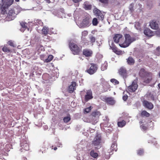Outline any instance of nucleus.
Masks as SVG:
<instances>
[{"label":"nucleus","instance_id":"7","mask_svg":"<svg viewBox=\"0 0 160 160\" xmlns=\"http://www.w3.org/2000/svg\"><path fill=\"white\" fill-rule=\"evenodd\" d=\"M16 16V13L13 10L11 9L9 10L7 15V19L10 21L13 20Z\"/></svg>","mask_w":160,"mask_h":160},{"label":"nucleus","instance_id":"19","mask_svg":"<svg viewBox=\"0 0 160 160\" xmlns=\"http://www.w3.org/2000/svg\"><path fill=\"white\" fill-rule=\"evenodd\" d=\"M83 54L86 57L91 56L92 54L91 50L88 49H85L83 51Z\"/></svg>","mask_w":160,"mask_h":160},{"label":"nucleus","instance_id":"12","mask_svg":"<svg viewBox=\"0 0 160 160\" xmlns=\"http://www.w3.org/2000/svg\"><path fill=\"white\" fill-rule=\"evenodd\" d=\"M143 103L144 107L149 109H151L153 108V106L152 103L147 101H144Z\"/></svg>","mask_w":160,"mask_h":160},{"label":"nucleus","instance_id":"58","mask_svg":"<svg viewBox=\"0 0 160 160\" xmlns=\"http://www.w3.org/2000/svg\"><path fill=\"white\" fill-rule=\"evenodd\" d=\"M159 48H157V49L158 50H159Z\"/></svg>","mask_w":160,"mask_h":160},{"label":"nucleus","instance_id":"38","mask_svg":"<svg viewBox=\"0 0 160 160\" xmlns=\"http://www.w3.org/2000/svg\"><path fill=\"white\" fill-rule=\"evenodd\" d=\"M111 82L115 84H118L119 83V82L115 79H112L110 80Z\"/></svg>","mask_w":160,"mask_h":160},{"label":"nucleus","instance_id":"1","mask_svg":"<svg viewBox=\"0 0 160 160\" xmlns=\"http://www.w3.org/2000/svg\"><path fill=\"white\" fill-rule=\"evenodd\" d=\"M125 41L123 43H119V46L122 48H126L128 47L130 44L136 40L135 38L133 37H131L128 34H125Z\"/></svg>","mask_w":160,"mask_h":160},{"label":"nucleus","instance_id":"26","mask_svg":"<svg viewBox=\"0 0 160 160\" xmlns=\"http://www.w3.org/2000/svg\"><path fill=\"white\" fill-rule=\"evenodd\" d=\"M127 62L128 64L130 65H132L134 64V61L133 58L131 57H129L128 59H127Z\"/></svg>","mask_w":160,"mask_h":160},{"label":"nucleus","instance_id":"27","mask_svg":"<svg viewBox=\"0 0 160 160\" xmlns=\"http://www.w3.org/2000/svg\"><path fill=\"white\" fill-rule=\"evenodd\" d=\"M117 145L115 142L113 143L111 146V149L112 151L115 150L116 151L117 150Z\"/></svg>","mask_w":160,"mask_h":160},{"label":"nucleus","instance_id":"36","mask_svg":"<svg viewBox=\"0 0 160 160\" xmlns=\"http://www.w3.org/2000/svg\"><path fill=\"white\" fill-rule=\"evenodd\" d=\"M2 51L4 52L8 53L10 52V50L6 47H4L2 49Z\"/></svg>","mask_w":160,"mask_h":160},{"label":"nucleus","instance_id":"40","mask_svg":"<svg viewBox=\"0 0 160 160\" xmlns=\"http://www.w3.org/2000/svg\"><path fill=\"white\" fill-rule=\"evenodd\" d=\"M143 153V151L142 149H140L138 151L137 154L139 155H142Z\"/></svg>","mask_w":160,"mask_h":160},{"label":"nucleus","instance_id":"54","mask_svg":"<svg viewBox=\"0 0 160 160\" xmlns=\"http://www.w3.org/2000/svg\"><path fill=\"white\" fill-rule=\"evenodd\" d=\"M58 145V147H60V146L62 145V143H59V145Z\"/></svg>","mask_w":160,"mask_h":160},{"label":"nucleus","instance_id":"46","mask_svg":"<svg viewBox=\"0 0 160 160\" xmlns=\"http://www.w3.org/2000/svg\"><path fill=\"white\" fill-rule=\"evenodd\" d=\"M141 127L143 130H146L147 128V127L145 126L144 124H142L141 126Z\"/></svg>","mask_w":160,"mask_h":160},{"label":"nucleus","instance_id":"44","mask_svg":"<svg viewBox=\"0 0 160 160\" xmlns=\"http://www.w3.org/2000/svg\"><path fill=\"white\" fill-rule=\"evenodd\" d=\"M91 109V107L90 106L88 108H87L85 109V111L86 112H89Z\"/></svg>","mask_w":160,"mask_h":160},{"label":"nucleus","instance_id":"10","mask_svg":"<svg viewBox=\"0 0 160 160\" xmlns=\"http://www.w3.org/2000/svg\"><path fill=\"white\" fill-rule=\"evenodd\" d=\"M90 22L88 18H86L84 19L82 22L78 25L80 28H84L88 27L89 25Z\"/></svg>","mask_w":160,"mask_h":160},{"label":"nucleus","instance_id":"60","mask_svg":"<svg viewBox=\"0 0 160 160\" xmlns=\"http://www.w3.org/2000/svg\"><path fill=\"white\" fill-rule=\"evenodd\" d=\"M150 123H152V122L151 121L150 122Z\"/></svg>","mask_w":160,"mask_h":160},{"label":"nucleus","instance_id":"48","mask_svg":"<svg viewBox=\"0 0 160 160\" xmlns=\"http://www.w3.org/2000/svg\"><path fill=\"white\" fill-rule=\"evenodd\" d=\"M8 44L12 47H14V44L13 43V42L12 41H9L8 42Z\"/></svg>","mask_w":160,"mask_h":160},{"label":"nucleus","instance_id":"50","mask_svg":"<svg viewBox=\"0 0 160 160\" xmlns=\"http://www.w3.org/2000/svg\"><path fill=\"white\" fill-rule=\"evenodd\" d=\"M45 1L48 3L53 2L54 0H45Z\"/></svg>","mask_w":160,"mask_h":160},{"label":"nucleus","instance_id":"41","mask_svg":"<svg viewBox=\"0 0 160 160\" xmlns=\"http://www.w3.org/2000/svg\"><path fill=\"white\" fill-rule=\"evenodd\" d=\"M90 40L91 42H94L95 41V38L91 36L90 37Z\"/></svg>","mask_w":160,"mask_h":160},{"label":"nucleus","instance_id":"20","mask_svg":"<svg viewBox=\"0 0 160 160\" xmlns=\"http://www.w3.org/2000/svg\"><path fill=\"white\" fill-rule=\"evenodd\" d=\"M83 5V8L85 10H90L92 8L91 5L88 2H85Z\"/></svg>","mask_w":160,"mask_h":160},{"label":"nucleus","instance_id":"16","mask_svg":"<svg viewBox=\"0 0 160 160\" xmlns=\"http://www.w3.org/2000/svg\"><path fill=\"white\" fill-rule=\"evenodd\" d=\"M105 102L108 104L113 105L115 103V101L112 98H107L105 99Z\"/></svg>","mask_w":160,"mask_h":160},{"label":"nucleus","instance_id":"22","mask_svg":"<svg viewBox=\"0 0 160 160\" xmlns=\"http://www.w3.org/2000/svg\"><path fill=\"white\" fill-rule=\"evenodd\" d=\"M152 79V78L151 75L149 74L148 75L146 76L144 78V82L146 83H149Z\"/></svg>","mask_w":160,"mask_h":160},{"label":"nucleus","instance_id":"55","mask_svg":"<svg viewBox=\"0 0 160 160\" xmlns=\"http://www.w3.org/2000/svg\"><path fill=\"white\" fill-rule=\"evenodd\" d=\"M57 148L56 147H55L54 148V150H56L57 149Z\"/></svg>","mask_w":160,"mask_h":160},{"label":"nucleus","instance_id":"24","mask_svg":"<svg viewBox=\"0 0 160 160\" xmlns=\"http://www.w3.org/2000/svg\"><path fill=\"white\" fill-rule=\"evenodd\" d=\"M147 75V73L146 72L144 69L142 68L140 70L139 72V75L141 77H143Z\"/></svg>","mask_w":160,"mask_h":160},{"label":"nucleus","instance_id":"42","mask_svg":"<svg viewBox=\"0 0 160 160\" xmlns=\"http://www.w3.org/2000/svg\"><path fill=\"white\" fill-rule=\"evenodd\" d=\"M88 34V32L86 31H84L82 32V35L83 36L85 37Z\"/></svg>","mask_w":160,"mask_h":160},{"label":"nucleus","instance_id":"3","mask_svg":"<svg viewBox=\"0 0 160 160\" xmlns=\"http://www.w3.org/2000/svg\"><path fill=\"white\" fill-rule=\"evenodd\" d=\"M101 136L100 135H97L95 137L92 144L95 148L98 149L101 147Z\"/></svg>","mask_w":160,"mask_h":160},{"label":"nucleus","instance_id":"56","mask_svg":"<svg viewBox=\"0 0 160 160\" xmlns=\"http://www.w3.org/2000/svg\"><path fill=\"white\" fill-rule=\"evenodd\" d=\"M15 0L16 2H18L19 1V0Z\"/></svg>","mask_w":160,"mask_h":160},{"label":"nucleus","instance_id":"13","mask_svg":"<svg viewBox=\"0 0 160 160\" xmlns=\"http://www.w3.org/2000/svg\"><path fill=\"white\" fill-rule=\"evenodd\" d=\"M149 25L151 28L152 29H157L158 28V24L154 20H153L150 22Z\"/></svg>","mask_w":160,"mask_h":160},{"label":"nucleus","instance_id":"11","mask_svg":"<svg viewBox=\"0 0 160 160\" xmlns=\"http://www.w3.org/2000/svg\"><path fill=\"white\" fill-rule=\"evenodd\" d=\"M93 98L92 91L90 90L87 91L85 97V100L86 101H88L89 100Z\"/></svg>","mask_w":160,"mask_h":160},{"label":"nucleus","instance_id":"17","mask_svg":"<svg viewBox=\"0 0 160 160\" xmlns=\"http://www.w3.org/2000/svg\"><path fill=\"white\" fill-rule=\"evenodd\" d=\"M76 85V83L75 82H72L71 85L69 86L68 88V91L70 92H72L75 89Z\"/></svg>","mask_w":160,"mask_h":160},{"label":"nucleus","instance_id":"35","mask_svg":"<svg viewBox=\"0 0 160 160\" xmlns=\"http://www.w3.org/2000/svg\"><path fill=\"white\" fill-rule=\"evenodd\" d=\"M107 63L105 62L102 65L101 67V69L102 71H104L107 68Z\"/></svg>","mask_w":160,"mask_h":160},{"label":"nucleus","instance_id":"63","mask_svg":"<svg viewBox=\"0 0 160 160\" xmlns=\"http://www.w3.org/2000/svg\"><path fill=\"white\" fill-rule=\"evenodd\" d=\"M44 128H46V129H47V128H46V127H44Z\"/></svg>","mask_w":160,"mask_h":160},{"label":"nucleus","instance_id":"29","mask_svg":"<svg viewBox=\"0 0 160 160\" xmlns=\"http://www.w3.org/2000/svg\"><path fill=\"white\" fill-rule=\"evenodd\" d=\"M126 124V122L124 120L121 122H119L118 123V127H122L124 126Z\"/></svg>","mask_w":160,"mask_h":160},{"label":"nucleus","instance_id":"21","mask_svg":"<svg viewBox=\"0 0 160 160\" xmlns=\"http://www.w3.org/2000/svg\"><path fill=\"white\" fill-rule=\"evenodd\" d=\"M21 146L23 149L27 151L29 150V146L28 143H27V142L25 141V143H21Z\"/></svg>","mask_w":160,"mask_h":160},{"label":"nucleus","instance_id":"8","mask_svg":"<svg viewBox=\"0 0 160 160\" xmlns=\"http://www.w3.org/2000/svg\"><path fill=\"white\" fill-rule=\"evenodd\" d=\"M138 85L136 81L134 80L131 85L128 86V90L131 92H134L138 88Z\"/></svg>","mask_w":160,"mask_h":160},{"label":"nucleus","instance_id":"51","mask_svg":"<svg viewBox=\"0 0 160 160\" xmlns=\"http://www.w3.org/2000/svg\"><path fill=\"white\" fill-rule=\"evenodd\" d=\"M71 14H68L67 15H65V16H64V17L65 18H67V16L69 17H71Z\"/></svg>","mask_w":160,"mask_h":160},{"label":"nucleus","instance_id":"39","mask_svg":"<svg viewBox=\"0 0 160 160\" xmlns=\"http://www.w3.org/2000/svg\"><path fill=\"white\" fill-rule=\"evenodd\" d=\"M110 48L112 49L114 52H116V50L118 49L116 47L113 46L112 43V44L111 46H110Z\"/></svg>","mask_w":160,"mask_h":160},{"label":"nucleus","instance_id":"62","mask_svg":"<svg viewBox=\"0 0 160 160\" xmlns=\"http://www.w3.org/2000/svg\"><path fill=\"white\" fill-rule=\"evenodd\" d=\"M44 128H46V129H47V128H46V127H44Z\"/></svg>","mask_w":160,"mask_h":160},{"label":"nucleus","instance_id":"18","mask_svg":"<svg viewBox=\"0 0 160 160\" xmlns=\"http://www.w3.org/2000/svg\"><path fill=\"white\" fill-rule=\"evenodd\" d=\"M119 72L120 74L123 77H125L126 76V70L124 68H121L119 70Z\"/></svg>","mask_w":160,"mask_h":160},{"label":"nucleus","instance_id":"23","mask_svg":"<svg viewBox=\"0 0 160 160\" xmlns=\"http://www.w3.org/2000/svg\"><path fill=\"white\" fill-rule=\"evenodd\" d=\"M90 154L91 157L94 158H97L98 155V153L95 152L93 150H92L91 151Z\"/></svg>","mask_w":160,"mask_h":160},{"label":"nucleus","instance_id":"28","mask_svg":"<svg viewBox=\"0 0 160 160\" xmlns=\"http://www.w3.org/2000/svg\"><path fill=\"white\" fill-rule=\"evenodd\" d=\"M20 24L22 27V28L21 29L22 31H23V29H25L27 28V23L25 22H20Z\"/></svg>","mask_w":160,"mask_h":160},{"label":"nucleus","instance_id":"45","mask_svg":"<svg viewBox=\"0 0 160 160\" xmlns=\"http://www.w3.org/2000/svg\"><path fill=\"white\" fill-rule=\"evenodd\" d=\"M99 0L102 3H103L104 4H107L108 3V0Z\"/></svg>","mask_w":160,"mask_h":160},{"label":"nucleus","instance_id":"43","mask_svg":"<svg viewBox=\"0 0 160 160\" xmlns=\"http://www.w3.org/2000/svg\"><path fill=\"white\" fill-rule=\"evenodd\" d=\"M116 54L118 55H120L123 52L122 51L118 50V49L116 50V52H115Z\"/></svg>","mask_w":160,"mask_h":160},{"label":"nucleus","instance_id":"15","mask_svg":"<svg viewBox=\"0 0 160 160\" xmlns=\"http://www.w3.org/2000/svg\"><path fill=\"white\" fill-rule=\"evenodd\" d=\"M144 33L148 37H151L154 35V33L148 28H146L145 29Z\"/></svg>","mask_w":160,"mask_h":160},{"label":"nucleus","instance_id":"64","mask_svg":"<svg viewBox=\"0 0 160 160\" xmlns=\"http://www.w3.org/2000/svg\"><path fill=\"white\" fill-rule=\"evenodd\" d=\"M45 127H46L47 128V126H45Z\"/></svg>","mask_w":160,"mask_h":160},{"label":"nucleus","instance_id":"47","mask_svg":"<svg viewBox=\"0 0 160 160\" xmlns=\"http://www.w3.org/2000/svg\"><path fill=\"white\" fill-rule=\"evenodd\" d=\"M155 33L157 36L160 37V30L156 31Z\"/></svg>","mask_w":160,"mask_h":160},{"label":"nucleus","instance_id":"53","mask_svg":"<svg viewBox=\"0 0 160 160\" xmlns=\"http://www.w3.org/2000/svg\"><path fill=\"white\" fill-rule=\"evenodd\" d=\"M77 159L78 160H80V158L79 157H77Z\"/></svg>","mask_w":160,"mask_h":160},{"label":"nucleus","instance_id":"2","mask_svg":"<svg viewBox=\"0 0 160 160\" xmlns=\"http://www.w3.org/2000/svg\"><path fill=\"white\" fill-rule=\"evenodd\" d=\"M2 4H1V13L2 14H4L6 12V9L9 6L12 5L14 0H2Z\"/></svg>","mask_w":160,"mask_h":160},{"label":"nucleus","instance_id":"6","mask_svg":"<svg viewBox=\"0 0 160 160\" xmlns=\"http://www.w3.org/2000/svg\"><path fill=\"white\" fill-rule=\"evenodd\" d=\"M93 12L99 20L101 21L103 20L104 15L102 14L100 11L97 8H95L93 10Z\"/></svg>","mask_w":160,"mask_h":160},{"label":"nucleus","instance_id":"34","mask_svg":"<svg viewBox=\"0 0 160 160\" xmlns=\"http://www.w3.org/2000/svg\"><path fill=\"white\" fill-rule=\"evenodd\" d=\"M140 23L139 22H136L135 24V27L137 29L139 30L140 28Z\"/></svg>","mask_w":160,"mask_h":160},{"label":"nucleus","instance_id":"31","mask_svg":"<svg viewBox=\"0 0 160 160\" xmlns=\"http://www.w3.org/2000/svg\"><path fill=\"white\" fill-rule=\"evenodd\" d=\"M134 4L133 3H132L131 4L129 7V11L131 13H132L133 11V6H134Z\"/></svg>","mask_w":160,"mask_h":160},{"label":"nucleus","instance_id":"49","mask_svg":"<svg viewBox=\"0 0 160 160\" xmlns=\"http://www.w3.org/2000/svg\"><path fill=\"white\" fill-rule=\"evenodd\" d=\"M128 97V96L127 95H124L122 97L123 99L125 101L127 100Z\"/></svg>","mask_w":160,"mask_h":160},{"label":"nucleus","instance_id":"57","mask_svg":"<svg viewBox=\"0 0 160 160\" xmlns=\"http://www.w3.org/2000/svg\"><path fill=\"white\" fill-rule=\"evenodd\" d=\"M140 124H141L143 123L142 122V121H141L140 122Z\"/></svg>","mask_w":160,"mask_h":160},{"label":"nucleus","instance_id":"52","mask_svg":"<svg viewBox=\"0 0 160 160\" xmlns=\"http://www.w3.org/2000/svg\"><path fill=\"white\" fill-rule=\"evenodd\" d=\"M72 1L75 3L78 2L82 1V0H72Z\"/></svg>","mask_w":160,"mask_h":160},{"label":"nucleus","instance_id":"30","mask_svg":"<svg viewBox=\"0 0 160 160\" xmlns=\"http://www.w3.org/2000/svg\"><path fill=\"white\" fill-rule=\"evenodd\" d=\"M141 115L142 117L146 116V117H148L149 116L150 114L146 111H143L142 112Z\"/></svg>","mask_w":160,"mask_h":160},{"label":"nucleus","instance_id":"61","mask_svg":"<svg viewBox=\"0 0 160 160\" xmlns=\"http://www.w3.org/2000/svg\"><path fill=\"white\" fill-rule=\"evenodd\" d=\"M44 128H46V129H47V128H46V127H44Z\"/></svg>","mask_w":160,"mask_h":160},{"label":"nucleus","instance_id":"14","mask_svg":"<svg viewBox=\"0 0 160 160\" xmlns=\"http://www.w3.org/2000/svg\"><path fill=\"white\" fill-rule=\"evenodd\" d=\"M113 39L115 42L117 43L119 42H120L119 43H122L120 42L122 39V36L121 34H117L114 37Z\"/></svg>","mask_w":160,"mask_h":160},{"label":"nucleus","instance_id":"5","mask_svg":"<svg viewBox=\"0 0 160 160\" xmlns=\"http://www.w3.org/2000/svg\"><path fill=\"white\" fill-rule=\"evenodd\" d=\"M100 115V112L99 111H96L93 112L92 115V119L91 122L93 124H96L98 122L99 116Z\"/></svg>","mask_w":160,"mask_h":160},{"label":"nucleus","instance_id":"4","mask_svg":"<svg viewBox=\"0 0 160 160\" xmlns=\"http://www.w3.org/2000/svg\"><path fill=\"white\" fill-rule=\"evenodd\" d=\"M69 47L72 53L74 55L78 54L80 52V49L74 43H70Z\"/></svg>","mask_w":160,"mask_h":160},{"label":"nucleus","instance_id":"33","mask_svg":"<svg viewBox=\"0 0 160 160\" xmlns=\"http://www.w3.org/2000/svg\"><path fill=\"white\" fill-rule=\"evenodd\" d=\"M92 23L94 26H96L98 23L97 19L96 18H94L92 21Z\"/></svg>","mask_w":160,"mask_h":160},{"label":"nucleus","instance_id":"25","mask_svg":"<svg viewBox=\"0 0 160 160\" xmlns=\"http://www.w3.org/2000/svg\"><path fill=\"white\" fill-rule=\"evenodd\" d=\"M49 30L48 28L44 27H43L42 29V33L45 35H47L49 32Z\"/></svg>","mask_w":160,"mask_h":160},{"label":"nucleus","instance_id":"59","mask_svg":"<svg viewBox=\"0 0 160 160\" xmlns=\"http://www.w3.org/2000/svg\"><path fill=\"white\" fill-rule=\"evenodd\" d=\"M159 76L160 77V72L159 73Z\"/></svg>","mask_w":160,"mask_h":160},{"label":"nucleus","instance_id":"32","mask_svg":"<svg viewBox=\"0 0 160 160\" xmlns=\"http://www.w3.org/2000/svg\"><path fill=\"white\" fill-rule=\"evenodd\" d=\"M53 56L52 55H50L48 56V58L45 59V61L46 62H48L51 61L52 59Z\"/></svg>","mask_w":160,"mask_h":160},{"label":"nucleus","instance_id":"9","mask_svg":"<svg viewBox=\"0 0 160 160\" xmlns=\"http://www.w3.org/2000/svg\"><path fill=\"white\" fill-rule=\"evenodd\" d=\"M90 68L87 70V72L90 74L94 73L97 71L98 67L96 64L91 63Z\"/></svg>","mask_w":160,"mask_h":160},{"label":"nucleus","instance_id":"37","mask_svg":"<svg viewBox=\"0 0 160 160\" xmlns=\"http://www.w3.org/2000/svg\"><path fill=\"white\" fill-rule=\"evenodd\" d=\"M70 118L69 116H67L64 117L63 118V121L65 122H67L70 120Z\"/></svg>","mask_w":160,"mask_h":160}]
</instances>
